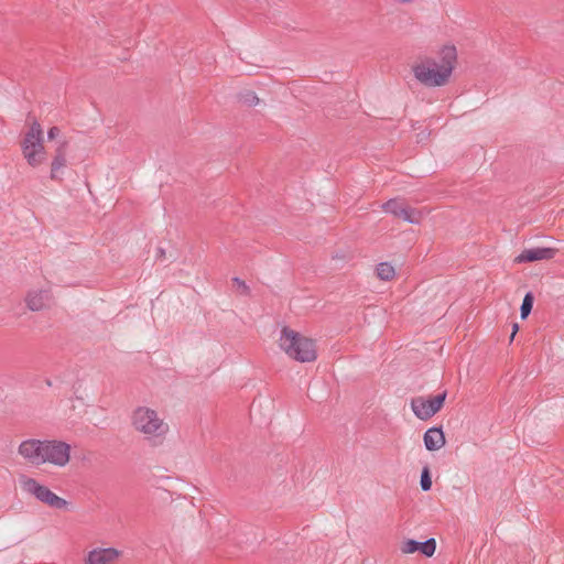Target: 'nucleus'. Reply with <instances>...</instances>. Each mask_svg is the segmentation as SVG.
<instances>
[{"instance_id": "1", "label": "nucleus", "mask_w": 564, "mask_h": 564, "mask_svg": "<svg viewBox=\"0 0 564 564\" xmlns=\"http://www.w3.org/2000/svg\"><path fill=\"white\" fill-rule=\"evenodd\" d=\"M456 62V47L444 45L436 56L420 58L412 66V73L414 78L425 87H443L449 83Z\"/></svg>"}, {"instance_id": "2", "label": "nucleus", "mask_w": 564, "mask_h": 564, "mask_svg": "<svg viewBox=\"0 0 564 564\" xmlns=\"http://www.w3.org/2000/svg\"><path fill=\"white\" fill-rule=\"evenodd\" d=\"M131 425L153 445L162 444L170 426L159 413L149 406H138L131 414Z\"/></svg>"}, {"instance_id": "3", "label": "nucleus", "mask_w": 564, "mask_h": 564, "mask_svg": "<svg viewBox=\"0 0 564 564\" xmlns=\"http://www.w3.org/2000/svg\"><path fill=\"white\" fill-rule=\"evenodd\" d=\"M278 344L289 358L299 362H312L317 358L315 341L288 326L281 329Z\"/></svg>"}, {"instance_id": "4", "label": "nucleus", "mask_w": 564, "mask_h": 564, "mask_svg": "<svg viewBox=\"0 0 564 564\" xmlns=\"http://www.w3.org/2000/svg\"><path fill=\"white\" fill-rule=\"evenodd\" d=\"M22 154L32 167L41 165L45 161V148L43 144V130L37 121H33L21 142Z\"/></svg>"}, {"instance_id": "5", "label": "nucleus", "mask_w": 564, "mask_h": 564, "mask_svg": "<svg viewBox=\"0 0 564 564\" xmlns=\"http://www.w3.org/2000/svg\"><path fill=\"white\" fill-rule=\"evenodd\" d=\"M20 486L25 494L51 508L61 510L65 509L68 505L64 498L58 497L47 486L40 484L34 478L21 476Z\"/></svg>"}, {"instance_id": "6", "label": "nucleus", "mask_w": 564, "mask_h": 564, "mask_svg": "<svg viewBox=\"0 0 564 564\" xmlns=\"http://www.w3.org/2000/svg\"><path fill=\"white\" fill-rule=\"evenodd\" d=\"M445 399V391L429 398L416 397L411 400V409L417 419L426 421L442 409Z\"/></svg>"}, {"instance_id": "7", "label": "nucleus", "mask_w": 564, "mask_h": 564, "mask_svg": "<svg viewBox=\"0 0 564 564\" xmlns=\"http://www.w3.org/2000/svg\"><path fill=\"white\" fill-rule=\"evenodd\" d=\"M70 459V445L57 440H45L43 465L65 467Z\"/></svg>"}, {"instance_id": "8", "label": "nucleus", "mask_w": 564, "mask_h": 564, "mask_svg": "<svg viewBox=\"0 0 564 564\" xmlns=\"http://www.w3.org/2000/svg\"><path fill=\"white\" fill-rule=\"evenodd\" d=\"M45 440L29 438L22 441L18 454L33 466L43 465Z\"/></svg>"}, {"instance_id": "9", "label": "nucleus", "mask_w": 564, "mask_h": 564, "mask_svg": "<svg viewBox=\"0 0 564 564\" xmlns=\"http://www.w3.org/2000/svg\"><path fill=\"white\" fill-rule=\"evenodd\" d=\"M121 552L115 547H96L89 551L85 564H116Z\"/></svg>"}, {"instance_id": "10", "label": "nucleus", "mask_w": 564, "mask_h": 564, "mask_svg": "<svg viewBox=\"0 0 564 564\" xmlns=\"http://www.w3.org/2000/svg\"><path fill=\"white\" fill-rule=\"evenodd\" d=\"M401 551L404 554H413L415 552H421L423 555L431 557L436 550V541L431 538L424 542H419L415 540H405L401 544Z\"/></svg>"}, {"instance_id": "11", "label": "nucleus", "mask_w": 564, "mask_h": 564, "mask_svg": "<svg viewBox=\"0 0 564 564\" xmlns=\"http://www.w3.org/2000/svg\"><path fill=\"white\" fill-rule=\"evenodd\" d=\"M555 254L556 249L554 248L538 247L532 249H525L516 258V262L523 263L540 260H550L554 258Z\"/></svg>"}, {"instance_id": "12", "label": "nucleus", "mask_w": 564, "mask_h": 564, "mask_svg": "<svg viewBox=\"0 0 564 564\" xmlns=\"http://www.w3.org/2000/svg\"><path fill=\"white\" fill-rule=\"evenodd\" d=\"M51 294L47 290H33L25 296V303L29 310L36 312L44 310L50 305Z\"/></svg>"}, {"instance_id": "13", "label": "nucleus", "mask_w": 564, "mask_h": 564, "mask_svg": "<svg viewBox=\"0 0 564 564\" xmlns=\"http://www.w3.org/2000/svg\"><path fill=\"white\" fill-rule=\"evenodd\" d=\"M424 445L427 451H437L445 445V436L441 427L429 429L423 436Z\"/></svg>"}, {"instance_id": "14", "label": "nucleus", "mask_w": 564, "mask_h": 564, "mask_svg": "<svg viewBox=\"0 0 564 564\" xmlns=\"http://www.w3.org/2000/svg\"><path fill=\"white\" fill-rule=\"evenodd\" d=\"M64 148H65V143L61 144L57 148L56 154L52 161V165H51V178L52 180L59 178V170L63 169L66 164Z\"/></svg>"}, {"instance_id": "15", "label": "nucleus", "mask_w": 564, "mask_h": 564, "mask_svg": "<svg viewBox=\"0 0 564 564\" xmlns=\"http://www.w3.org/2000/svg\"><path fill=\"white\" fill-rule=\"evenodd\" d=\"M398 217L402 218L403 220L410 224H420L423 215L422 212L415 208H411L404 204L400 209Z\"/></svg>"}, {"instance_id": "16", "label": "nucleus", "mask_w": 564, "mask_h": 564, "mask_svg": "<svg viewBox=\"0 0 564 564\" xmlns=\"http://www.w3.org/2000/svg\"><path fill=\"white\" fill-rule=\"evenodd\" d=\"M377 276L382 281H390L394 278V268L388 262H381L377 265Z\"/></svg>"}, {"instance_id": "17", "label": "nucleus", "mask_w": 564, "mask_h": 564, "mask_svg": "<svg viewBox=\"0 0 564 564\" xmlns=\"http://www.w3.org/2000/svg\"><path fill=\"white\" fill-rule=\"evenodd\" d=\"M403 205L404 203L401 199L392 198L382 205V209L386 213L392 214L393 216L398 217L400 209L402 208Z\"/></svg>"}, {"instance_id": "18", "label": "nucleus", "mask_w": 564, "mask_h": 564, "mask_svg": "<svg viewBox=\"0 0 564 564\" xmlns=\"http://www.w3.org/2000/svg\"><path fill=\"white\" fill-rule=\"evenodd\" d=\"M533 295L532 293H527L524 295V299L522 301V304H521V307H520V314H521V318H527L528 315L531 313L532 311V306H533Z\"/></svg>"}, {"instance_id": "19", "label": "nucleus", "mask_w": 564, "mask_h": 564, "mask_svg": "<svg viewBox=\"0 0 564 564\" xmlns=\"http://www.w3.org/2000/svg\"><path fill=\"white\" fill-rule=\"evenodd\" d=\"M420 485L423 491H429L432 487V479L429 467H424L421 474Z\"/></svg>"}, {"instance_id": "20", "label": "nucleus", "mask_w": 564, "mask_h": 564, "mask_svg": "<svg viewBox=\"0 0 564 564\" xmlns=\"http://www.w3.org/2000/svg\"><path fill=\"white\" fill-rule=\"evenodd\" d=\"M232 282L238 286L240 294L248 295L250 293V289L245 281L240 280L239 278H234Z\"/></svg>"}, {"instance_id": "21", "label": "nucleus", "mask_w": 564, "mask_h": 564, "mask_svg": "<svg viewBox=\"0 0 564 564\" xmlns=\"http://www.w3.org/2000/svg\"><path fill=\"white\" fill-rule=\"evenodd\" d=\"M245 102L248 104L249 106H253V105H257L259 102V98L254 95V94H247L245 96Z\"/></svg>"}, {"instance_id": "22", "label": "nucleus", "mask_w": 564, "mask_h": 564, "mask_svg": "<svg viewBox=\"0 0 564 564\" xmlns=\"http://www.w3.org/2000/svg\"><path fill=\"white\" fill-rule=\"evenodd\" d=\"M59 132H61L59 128H57V127H52V128L47 131V138H48L50 140H53V139H55V138H57V137L59 135Z\"/></svg>"}, {"instance_id": "23", "label": "nucleus", "mask_w": 564, "mask_h": 564, "mask_svg": "<svg viewBox=\"0 0 564 564\" xmlns=\"http://www.w3.org/2000/svg\"><path fill=\"white\" fill-rule=\"evenodd\" d=\"M518 328H519V327H518V324H514V325H513V332H512L511 337H510V339H511V340L513 339V337H514V335H516V333H517Z\"/></svg>"}]
</instances>
